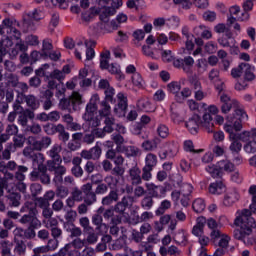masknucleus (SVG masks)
Instances as JSON below:
<instances>
[{
	"label": "nucleus",
	"mask_w": 256,
	"mask_h": 256,
	"mask_svg": "<svg viewBox=\"0 0 256 256\" xmlns=\"http://www.w3.org/2000/svg\"><path fill=\"white\" fill-rule=\"evenodd\" d=\"M256 214V196L252 197V203L250 204V210L244 209L236 213V219L234 221L235 225L239 229L235 230L234 237L238 241H242L246 247L250 245H255L256 238L253 234V229H255L256 222L255 218L251 215Z\"/></svg>",
	"instance_id": "f257e3e1"
},
{
	"label": "nucleus",
	"mask_w": 256,
	"mask_h": 256,
	"mask_svg": "<svg viewBox=\"0 0 256 256\" xmlns=\"http://www.w3.org/2000/svg\"><path fill=\"white\" fill-rule=\"evenodd\" d=\"M99 103V95H92L89 104L86 106V112L83 115L84 121L91 127V133L94 137H105V133H112L114 129L118 133H125L126 129L123 125L115 124L113 118L105 119V126L103 129L98 128L101 125V120L97 115V104Z\"/></svg>",
	"instance_id": "f03ea898"
},
{
	"label": "nucleus",
	"mask_w": 256,
	"mask_h": 256,
	"mask_svg": "<svg viewBox=\"0 0 256 256\" xmlns=\"http://www.w3.org/2000/svg\"><path fill=\"white\" fill-rule=\"evenodd\" d=\"M200 107L203 109L202 116L194 114L186 122V127L192 135L197 134L199 127H203L208 133H213V127H215V122L211 114L217 115L219 113V107L215 104L207 105L205 102H201Z\"/></svg>",
	"instance_id": "7ed1b4c3"
},
{
	"label": "nucleus",
	"mask_w": 256,
	"mask_h": 256,
	"mask_svg": "<svg viewBox=\"0 0 256 256\" xmlns=\"http://www.w3.org/2000/svg\"><path fill=\"white\" fill-rule=\"evenodd\" d=\"M206 171L214 178L221 177L223 173H233L234 171L231 176L232 181H234V183H241L242 181L239 171H235V164L229 160H222L217 164H210L206 167Z\"/></svg>",
	"instance_id": "20e7f679"
},
{
	"label": "nucleus",
	"mask_w": 256,
	"mask_h": 256,
	"mask_svg": "<svg viewBox=\"0 0 256 256\" xmlns=\"http://www.w3.org/2000/svg\"><path fill=\"white\" fill-rule=\"evenodd\" d=\"M67 73H71V68L69 65H65L63 70H54L53 72H49V65L44 64L42 67L36 70L37 77H45L48 83L49 89H55L63 79H65V75Z\"/></svg>",
	"instance_id": "39448f33"
},
{
	"label": "nucleus",
	"mask_w": 256,
	"mask_h": 256,
	"mask_svg": "<svg viewBox=\"0 0 256 256\" xmlns=\"http://www.w3.org/2000/svg\"><path fill=\"white\" fill-rule=\"evenodd\" d=\"M123 6V0H113V7H103L100 9V19L104 23L98 24L96 26V32L103 31V33H111L117 29L115 22H107V17L115 15L117 13L116 9Z\"/></svg>",
	"instance_id": "423d86ee"
},
{
	"label": "nucleus",
	"mask_w": 256,
	"mask_h": 256,
	"mask_svg": "<svg viewBox=\"0 0 256 256\" xmlns=\"http://www.w3.org/2000/svg\"><path fill=\"white\" fill-rule=\"evenodd\" d=\"M232 107L234 109V113L232 115L239 117L240 121H249V115H247V112H245V109H243V106H241V103L237 100H232L231 102L222 104L221 112L224 115H227V113L231 112Z\"/></svg>",
	"instance_id": "0eeeda50"
},
{
	"label": "nucleus",
	"mask_w": 256,
	"mask_h": 256,
	"mask_svg": "<svg viewBox=\"0 0 256 256\" xmlns=\"http://www.w3.org/2000/svg\"><path fill=\"white\" fill-rule=\"evenodd\" d=\"M243 121L239 119V116L235 114H229L226 116V122L224 124V131L228 133V135H241L239 131L243 129Z\"/></svg>",
	"instance_id": "6e6552de"
},
{
	"label": "nucleus",
	"mask_w": 256,
	"mask_h": 256,
	"mask_svg": "<svg viewBox=\"0 0 256 256\" xmlns=\"http://www.w3.org/2000/svg\"><path fill=\"white\" fill-rule=\"evenodd\" d=\"M186 51H188L189 55H192L193 57H197L199 55H203V38H195L193 34H188L186 36ZM195 44L197 45V48L195 49ZM195 49V50H194Z\"/></svg>",
	"instance_id": "1a4fd4ad"
},
{
	"label": "nucleus",
	"mask_w": 256,
	"mask_h": 256,
	"mask_svg": "<svg viewBox=\"0 0 256 256\" xmlns=\"http://www.w3.org/2000/svg\"><path fill=\"white\" fill-rule=\"evenodd\" d=\"M251 135L249 132H240V135H228V139L230 141L229 149L231 153H241V149H243V144L241 141H247Z\"/></svg>",
	"instance_id": "9d476101"
},
{
	"label": "nucleus",
	"mask_w": 256,
	"mask_h": 256,
	"mask_svg": "<svg viewBox=\"0 0 256 256\" xmlns=\"http://www.w3.org/2000/svg\"><path fill=\"white\" fill-rule=\"evenodd\" d=\"M83 98L81 97V94L78 92H73L70 98L67 99H61L59 103L60 109H72L74 111H77L79 109V106L82 105Z\"/></svg>",
	"instance_id": "9b49d317"
},
{
	"label": "nucleus",
	"mask_w": 256,
	"mask_h": 256,
	"mask_svg": "<svg viewBox=\"0 0 256 256\" xmlns=\"http://www.w3.org/2000/svg\"><path fill=\"white\" fill-rule=\"evenodd\" d=\"M244 133H249L250 137L243 140V150L247 155H255L256 153V128L250 130H244Z\"/></svg>",
	"instance_id": "f8f14e48"
},
{
	"label": "nucleus",
	"mask_w": 256,
	"mask_h": 256,
	"mask_svg": "<svg viewBox=\"0 0 256 256\" xmlns=\"http://www.w3.org/2000/svg\"><path fill=\"white\" fill-rule=\"evenodd\" d=\"M193 193V186L191 184H186L183 186L182 192L173 191L172 199L173 201H181L183 207H187L189 205V195Z\"/></svg>",
	"instance_id": "ddd939ff"
},
{
	"label": "nucleus",
	"mask_w": 256,
	"mask_h": 256,
	"mask_svg": "<svg viewBox=\"0 0 256 256\" xmlns=\"http://www.w3.org/2000/svg\"><path fill=\"white\" fill-rule=\"evenodd\" d=\"M210 239L211 241H217L218 245L221 247V249H227L229 247V243L231 242V236L221 232L220 230H214L210 232Z\"/></svg>",
	"instance_id": "4468645a"
},
{
	"label": "nucleus",
	"mask_w": 256,
	"mask_h": 256,
	"mask_svg": "<svg viewBox=\"0 0 256 256\" xmlns=\"http://www.w3.org/2000/svg\"><path fill=\"white\" fill-rule=\"evenodd\" d=\"M23 154L25 157H30L32 159L34 167H37L39 171L43 169V162L45 161L43 154L33 152L32 148H25Z\"/></svg>",
	"instance_id": "2eb2a0df"
},
{
	"label": "nucleus",
	"mask_w": 256,
	"mask_h": 256,
	"mask_svg": "<svg viewBox=\"0 0 256 256\" xmlns=\"http://www.w3.org/2000/svg\"><path fill=\"white\" fill-rule=\"evenodd\" d=\"M117 99L118 103L114 108V113L117 117H125L127 113V97L123 93H118Z\"/></svg>",
	"instance_id": "dca6fc26"
},
{
	"label": "nucleus",
	"mask_w": 256,
	"mask_h": 256,
	"mask_svg": "<svg viewBox=\"0 0 256 256\" xmlns=\"http://www.w3.org/2000/svg\"><path fill=\"white\" fill-rule=\"evenodd\" d=\"M28 143L36 151H41V149H47L51 145V138L45 137L41 141H37L35 137L31 136L28 138Z\"/></svg>",
	"instance_id": "f3484780"
},
{
	"label": "nucleus",
	"mask_w": 256,
	"mask_h": 256,
	"mask_svg": "<svg viewBox=\"0 0 256 256\" xmlns=\"http://www.w3.org/2000/svg\"><path fill=\"white\" fill-rule=\"evenodd\" d=\"M48 167L50 171L55 172V177H54L55 183H61V181H63L62 175H65V173H67V169L57 164V162H50L48 164Z\"/></svg>",
	"instance_id": "a211bd4d"
},
{
	"label": "nucleus",
	"mask_w": 256,
	"mask_h": 256,
	"mask_svg": "<svg viewBox=\"0 0 256 256\" xmlns=\"http://www.w3.org/2000/svg\"><path fill=\"white\" fill-rule=\"evenodd\" d=\"M205 225H207V218L200 216L196 219V224L192 228V235L194 237H201L205 233Z\"/></svg>",
	"instance_id": "6ab92c4d"
},
{
	"label": "nucleus",
	"mask_w": 256,
	"mask_h": 256,
	"mask_svg": "<svg viewBox=\"0 0 256 256\" xmlns=\"http://www.w3.org/2000/svg\"><path fill=\"white\" fill-rule=\"evenodd\" d=\"M146 189L149 195H152L153 197H156L158 199L165 197V193H167L165 187L155 186V184L153 183H146Z\"/></svg>",
	"instance_id": "aec40b11"
},
{
	"label": "nucleus",
	"mask_w": 256,
	"mask_h": 256,
	"mask_svg": "<svg viewBox=\"0 0 256 256\" xmlns=\"http://www.w3.org/2000/svg\"><path fill=\"white\" fill-rule=\"evenodd\" d=\"M240 69H242L245 81H253L255 79V66L249 63H240Z\"/></svg>",
	"instance_id": "412c9836"
},
{
	"label": "nucleus",
	"mask_w": 256,
	"mask_h": 256,
	"mask_svg": "<svg viewBox=\"0 0 256 256\" xmlns=\"http://www.w3.org/2000/svg\"><path fill=\"white\" fill-rule=\"evenodd\" d=\"M36 213V210H32V215H24L21 218L20 222L30 223V227H32L33 229H39V227H41V221H39V219H37V217L35 216Z\"/></svg>",
	"instance_id": "4be33fe9"
},
{
	"label": "nucleus",
	"mask_w": 256,
	"mask_h": 256,
	"mask_svg": "<svg viewBox=\"0 0 256 256\" xmlns=\"http://www.w3.org/2000/svg\"><path fill=\"white\" fill-rule=\"evenodd\" d=\"M254 5L253 0H246L243 3L244 12L237 17V21H249V11H253Z\"/></svg>",
	"instance_id": "5701e85b"
},
{
	"label": "nucleus",
	"mask_w": 256,
	"mask_h": 256,
	"mask_svg": "<svg viewBox=\"0 0 256 256\" xmlns=\"http://www.w3.org/2000/svg\"><path fill=\"white\" fill-rule=\"evenodd\" d=\"M237 201H239V192L233 190L225 195L223 205H225V207H231V205H234Z\"/></svg>",
	"instance_id": "b1692460"
},
{
	"label": "nucleus",
	"mask_w": 256,
	"mask_h": 256,
	"mask_svg": "<svg viewBox=\"0 0 256 256\" xmlns=\"http://www.w3.org/2000/svg\"><path fill=\"white\" fill-rule=\"evenodd\" d=\"M194 35H201L202 39H211L213 37V33L211 32V28L207 26H197L194 28Z\"/></svg>",
	"instance_id": "393cba45"
},
{
	"label": "nucleus",
	"mask_w": 256,
	"mask_h": 256,
	"mask_svg": "<svg viewBox=\"0 0 256 256\" xmlns=\"http://www.w3.org/2000/svg\"><path fill=\"white\" fill-rule=\"evenodd\" d=\"M209 193H211V195H221L225 193V184L221 181L211 183L209 186Z\"/></svg>",
	"instance_id": "a878e982"
},
{
	"label": "nucleus",
	"mask_w": 256,
	"mask_h": 256,
	"mask_svg": "<svg viewBox=\"0 0 256 256\" xmlns=\"http://www.w3.org/2000/svg\"><path fill=\"white\" fill-rule=\"evenodd\" d=\"M137 105L141 111H146L147 113H153L155 111V105L151 104V101L147 98L140 99Z\"/></svg>",
	"instance_id": "bb28decb"
},
{
	"label": "nucleus",
	"mask_w": 256,
	"mask_h": 256,
	"mask_svg": "<svg viewBox=\"0 0 256 256\" xmlns=\"http://www.w3.org/2000/svg\"><path fill=\"white\" fill-rule=\"evenodd\" d=\"M142 53L150 59H159L161 57V52L159 49H151V46L144 45L142 46Z\"/></svg>",
	"instance_id": "cd10ccee"
},
{
	"label": "nucleus",
	"mask_w": 256,
	"mask_h": 256,
	"mask_svg": "<svg viewBox=\"0 0 256 256\" xmlns=\"http://www.w3.org/2000/svg\"><path fill=\"white\" fill-rule=\"evenodd\" d=\"M239 13H241V7L233 5L229 8V16L227 18L228 25H233L237 21L235 16L239 15Z\"/></svg>",
	"instance_id": "c85d7f7f"
},
{
	"label": "nucleus",
	"mask_w": 256,
	"mask_h": 256,
	"mask_svg": "<svg viewBox=\"0 0 256 256\" xmlns=\"http://www.w3.org/2000/svg\"><path fill=\"white\" fill-rule=\"evenodd\" d=\"M61 151V146L54 145L52 149L48 152L49 157L53 159L52 163H57V165H61V157L59 156V152Z\"/></svg>",
	"instance_id": "c756f323"
},
{
	"label": "nucleus",
	"mask_w": 256,
	"mask_h": 256,
	"mask_svg": "<svg viewBox=\"0 0 256 256\" xmlns=\"http://www.w3.org/2000/svg\"><path fill=\"white\" fill-rule=\"evenodd\" d=\"M103 213V208L98 209V213L93 216L92 223L94 225L100 226V229H103V233H107V225L102 224L103 223V217H101V214Z\"/></svg>",
	"instance_id": "7c9ffc66"
},
{
	"label": "nucleus",
	"mask_w": 256,
	"mask_h": 256,
	"mask_svg": "<svg viewBox=\"0 0 256 256\" xmlns=\"http://www.w3.org/2000/svg\"><path fill=\"white\" fill-rule=\"evenodd\" d=\"M86 49H87V45L83 44V42H78L77 44H75L73 53L76 59L81 60L82 55L86 52Z\"/></svg>",
	"instance_id": "2f4dec72"
},
{
	"label": "nucleus",
	"mask_w": 256,
	"mask_h": 256,
	"mask_svg": "<svg viewBox=\"0 0 256 256\" xmlns=\"http://www.w3.org/2000/svg\"><path fill=\"white\" fill-rule=\"evenodd\" d=\"M130 179L133 185H139L141 183V170L137 167L130 169Z\"/></svg>",
	"instance_id": "473e14b6"
},
{
	"label": "nucleus",
	"mask_w": 256,
	"mask_h": 256,
	"mask_svg": "<svg viewBox=\"0 0 256 256\" xmlns=\"http://www.w3.org/2000/svg\"><path fill=\"white\" fill-rule=\"evenodd\" d=\"M167 91L168 93H172L174 95L175 99L177 100V95L181 92V83L180 82H170L167 85Z\"/></svg>",
	"instance_id": "72a5a7b5"
},
{
	"label": "nucleus",
	"mask_w": 256,
	"mask_h": 256,
	"mask_svg": "<svg viewBox=\"0 0 256 256\" xmlns=\"http://www.w3.org/2000/svg\"><path fill=\"white\" fill-rule=\"evenodd\" d=\"M42 17L43 16L41 15V12L33 10L32 12H29L27 15L24 16V21L26 23H31L33 21L41 20Z\"/></svg>",
	"instance_id": "f704fd0d"
},
{
	"label": "nucleus",
	"mask_w": 256,
	"mask_h": 256,
	"mask_svg": "<svg viewBox=\"0 0 256 256\" xmlns=\"http://www.w3.org/2000/svg\"><path fill=\"white\" fill-rule=\"evenodd\" d=\"M109 59H111V52L109 50H105L100 55V67L101 69H107L109 66Z\"/></svg>",
	"instance_id": "c9c22d12"
},
{
	"label": "nucleus",
	"mask_w": 256,
	"mask_h": 256,
	"mask_svg": "<svg viewBox=\"0 0 256 256\" xmlns=\"http://www.w3.org/2000/svg\"><path fill=\"white\" fill-rule=\"evenodd\" d=\"M192 207L196 213H203L207 205L205 204V200H203L202 198H197L196 200H194Z\"/></svg>",
	"instance_id": "e433bc0d"
},
{
	"label": "nucleus",
	"mask_w": 256,
	"mask_h": 256,
	"mask_svg": "<svg viewBox=\"0 0 256 256\" xmlns=\"http://www.w3.org/2000/svg\"><path fill=\"white\" fill-rule=\"evenodd\" d=\"M81 137H83V134L81 133H75L72 135V139L75 143V145L73 146V143H69L68 147L69 149H71V151H77V149H79V147H81Z\"/></svg>",
	"instance_id": "4c0bfd02"
},
{
	"label": "nucleus",
	"mask_w": 256,
	"mask_h": 256,
	"mask_svg": "<svg viewBox=\"0 0 256 256\" xmlns=\"http://www.w3.org/2000/svg\"><path fill=\"white\" fill-rule=\"evenodd\" d=\"M44 131L47 135H55L58 131H63V125L58 124L57 126L53 124H47L44 126Z\"/></svg>",
	"instance_id": "58836bf2"
},
{
	"label": "nucleus",
	"mask_w": 256,
	"mask_h": 256,
	"mask_svg": "<svg viewBox=\"0 0 256 256\" xmlns=\"http://www.w3.org/2000/svg\"><path fill=\"white\" fill-rule=\"evenodd\" d=\"M13 40L6 38L0 42V55H6L9 52V47H12Z\"/></svg>",
	"instance_id": "ea45409f"
},
{
	"label": "nucleus",
	"mask_w": 256,
	"mask_h": 256,
	"mask_svg": "<svg viewBox=\"0 0 256 256\" xmlns=\"http://www.w3.org/2000/svg\"><path fill=\"white\" fill-rule=\"evenodd\" d=\"M23 101H25V95H23V93H19L16 98V102L13 105L15 113H23V107H21V103H23Z\"/></svg>",
	"instance_id": "a19ab883"
},
{
	"label": "nucleus",
	"mask_w": 256,
	"mask_h": 256,
	"mask_svg": "<svg viewBox=\"0 0 256 256\" xmlns=\"http://www.w3.org/2000/svg\"><path fill=\"white\" fill-rule=\"evenodd\" d=\"M174 240L179 245H187V233L185 230H180L175 236Z\"/></svg>",
	"instance_id": "79ce46f5"
},
{
	"label": "nucleus",
	"mask_w": 256,
	"mask_h": 256,
	"mask_svg": "<svg viewBox=\"0 0 256 256\" xmlns=\"http://www.w3.org/2000/svg\"><path fill=\"white\" fill-rule=\"evenodd\" d=\"M132 84L134 87H138V89H141L143 85H145V81L143 80V77H141V74L134 73L131 78Z\"/></svg>",
	"instance_id": "37998d69"
},
{
	"label": "nucleus",
	"mask_w": 256,
	"mask_h": 256,
	"mask_svg": "<svg viewBox=\"0 0 256 256\" xmlns=\"http://www.w3.org/2000/svg\"><path fill=\"white\" fill-rule=\"evenodd\" d=\"M146 168H148L149 170H152L153 167H155V165H157V156L155 154H148L146 156Z\"/></svg>",
	"instance_id": "c03bdc74"
},
{
	"label": "nucleus",
	"mask_w": 256,
	"mask_h": 256,
	"mask_svg": "<svg viewBox=\"0 0 256 256\" xmlns=\"http://www.w3.org/2000/svg\"><path fill=\"white\" fill-rule=\"evenodd\" d=\"M84 247H85V241L77 238L73 241L72 244H67L65 246V249H77V250H79V249H83Z\"/></svg>",
	"instance_id": "a18cd8bd"
},
{
	"label": "nucleus",
	"mask_w": 256,
	"mask_h": 256,
	"mask_svg": "<svg viewBox=\"0 0 256 256\" xmlns=\"http://www.w3.org/2000/svg\"><path fill=\"white\" fill-rule=\"evenodd\" d=\"M191 94H192L191 89L184 88L181 90L179 95H177L176 101L178 103H182V101H185V99H187L188 97H191Z\"/></svg>",
	"instance_id": "49530a36"
},
{
	"label": "nucleus",
	"mask_w": 256,
	"mask_h": 256,
	"mask_svg": "<svg viewBox=\"0 0 256 256\" xmlns=\"http://www.w3.org/2000/svg\"><path fill=\"white\" fill-rule=\"evenodd\" d=\"M24 99L28 105V107H31V109H37L39 107V100L35 98V96L30 95V96H24Z\"/></svg>",
	"instance_id": "de8ad7c7"
},
{
	"label": "nucleus",
	"mask_w": 256,
	"mask_h": 256,
	"mask_svg": "<svg viewBox=\"0 0 256 256\" xmlns=\"http://www.w3.org/2000/svg\"><path fill=\"white\" fill-rule=\"evenodd\" d=\"M161 57L164 63H171L175 59V55H173L171 50H162Z\"/></svg>",
	"instance_id": "09e8293b"
},
{
	"label": "nucleus",
	"mask_w": 256,
	"mask_h": 256,
	"mask_svg": "<svg viewBox=\"0 0 256 256\" xmlns=\"http://www.w3.org/2000/svg\"><path fill=\"white\" fill-rule=\"evenodd\" d=\"M157 134L162 139H167V137H169V128L165 124H160L157 127Z\"/></svg>",
	"instance_id": "8fccbe9b"
},
{
	"label": "nucleus",
	"mask_w": 256,
	"mask_h": 256,
	"mask_svg": "<svg viewBox=\"0 0 256 256\" xmlns=\"http://www.w3.org/2000/svg\"><path fill=\"white\" fill-rule=\"evenodd\" d=\"M202 17L204 21H209L210 23H213L214 21L217 20V12L207 10L203 13Z\"/></svg>",
	"instance_id": "3c124183"
},
{
	"label": "nucleus",
	"mask_w": 256,
	"mask_h": 256,
	"mask_svg": "<svg viewBox=\"0 0 256 256\" xmlns=\"http://www.w3.org/2000/svg\"><path fill=\"white\" fill-rule=\"evenodd\" d=\"M64 121L66 123H68L69 129H71L72 131H79V129H81V126H79L78 124L73 123V117L69 114L64 116Z\"/></svg>",
	"instance_id": "603ef678"
},
{
	"label": "nucleus",
	"mask_w": 256,
	"mask_h": 256,
	"mask_svg": "<svg viewBox=\"0 0 256 256\" xmlns=\"http://www.w3.org/2000/svg\"><path fill=\"white\" fill-rule=\"evenodd\" d=\"M142 147L145 151H153V149H157V140H146L142 143Z\"/></svg>",
	"instance_id": "864d4df0"
},
{
	"label": "nucleus",
	"mask_w": 256,
	"mask_h": 256,
	"mask_svg": "<svg viewBox=\"0 0 256 256\" xmlns=\"http://www.w3.org/2000/svg\"><path fill=\"white\" fill-rule=\"evenodd\" d=\"M204 51L205 53H208V55H213V53H217V44L213 41H209L204 45Z\"/></svg>",
	"instance_id": "5fc2aeb1"
},
{
	"label": "nucleus",
	"mask_w": 256,
	"mask_h": 256,
	"mask_svg": "<svg viewBox=\"0 0 256 256\" xmlns=\"http://www.w3.org/2000/svg\"><path fill=\"white\" fill-rule=\"evenodd\" d=\"M0 172L4 173V181H13V175L9 173L7 166L3 162L0 163Z\"/></svg>",
	"instance_id": "6e6d98bb"
},
{
	"label": "nucleus",
	"mask_w": 256,
	"mask_h": 256,
	"mask_svg": "<svg viewBox=\"0 0 256 256\" xmlns=\"http://www.w3.org/2000/svg\"><path fill=\"white\" fill-rule=\"evenodd\" d=\"M184 71H189L193 65H195V59L191 56H187L182 60Z\"/></svg>",
	"instance_id": "4d7b16f0"
},
{
	"label": "nucleus",
	"mask_w": 256,
	"mask_h": 256,
	"mask_svg": "<svg viewBox=\"0 0 256 256\" xmlns=\"http://www.w3.org/2000/svg\"><path fill=\"white\" fill-rule=\"evenodd\" d=\"M101 107V117H106V119L109 118V115H111V106H109V104H107V102L104 101L101 103Z\"/></svg>",
	"instance_id": "13d9d810"
},
{
	"label": "nucleus",
	"mask_w": 256,
	"mask_h": 256,
	"mask_svg": "<svg viewBox=\"0 0 256 256\" xmlns=\"http://www.w3.org/2000/svg\"><path fill=\"white\" fill-rule=\"evenodd\" d=\"M13 248V244L9 241L2 242V255L3 256H11V249Z\"/></svg>",
	"instance_id": "bf43d9fd"
},
{
	"label": "nucleus",
	"mask_w": 256,
	"mask_h": 256,
	"mask_svg": "<svg viewBox=\"0 0 256 256\" xmlns=\"http://www.w3.org/2000/svg\"><path fill=\"white\" fill-rule=\"evenodd\" d=\"M171 208V202L169 200L162 201L160 207L156 211V215H163L167 209Z\"/></svg>",
	"instance_id": "052dcab7"
},
{
	"label": "nucleus",
	"mask_w": 256,
	"mask_h": 256,
	"mask_svg": "<svg viewBox=\"0 0 256 256\" xmlns=\"http://www.w3.org/2000/svg\"><path fill=\"white\" fill-rule=\"evenodd\" d=\"M27 49H28L27 44H25V42L23 41H19L15 46V50L12 51V55H17L19 51H22L23 53H25Z\"/></svg>",
	"instance_id": "680f3d73"
},
{
	"label": "nucleus",
	"mask_w": 256,
	"mask_h": 256,
	"mask_svg": "<svg viewBox=\"0 0 256 256\" xmlns=\"http://www.w3.org/2000/svg\"><path fill=\"white\" fill-rule=\"evenodd\" d=\"M206 225L211 231H219V224L217 220L213 218L206 219Z\"/></svg>",
	"instance_id": "e2e57ef3"
},
{
	"label": "nucleus",
	"mask_w": 256,
	"mask_h": 256,
	"mask_svg": "<svg viewBox=\"0 0 256 256\" xmlns=\"http://www.w3.org/2000/svg\"><path fill=\"white\" fill-rule=\"evenodd\" d=\"M196 66L198 71H200V73H205L208 67L207 60L205 58L198 59Z\"/></svg>",
	"instance_id": "0e129e2a"
},
{
	"label": "nucleus",
	"mask_w": 256,
	"mask_h": 256,
	"mask_svg": "<svg viewBox=\"0 0 256 256\" xmlns=\"http://www.w3.org/2000/svg\"><path fill=\"white\" fill-rule=\"evenodd\" d=\"M31 61L32 63H35L36 61H39V59H47V53H41V52H37V51H33L31 53Z\"/></svg>",
	"instance_id": "69168bd1"
},
{
	"label": "nucleus",
	"mask_w": 256,
	"mask_h": 256,
	"mask_svg": "<svg viewBox=\"0 0 256 256\" xmlns=\"http://www.w3.org/2000/svg\"><path fill=\"white\" fill-rule=\"evenodd\" d=\"M113 97H115V89H113V87H108L105 90V101L104 102H109V103H113Z\"/></svg>",
	"instance_id": "338daca9"
},
{
	"label": "nucleus",
	"mask_w": 256,
	"mask_h": 256,
	"mask_svg": "<svg viewBox=\"0 0 256 256\" xmlns=\"http://www.w3.org/2000/svg\"><path fill=\"white\" fill-rule=\"evenodd\" d=\"M133 37L135 39V45H139V41L145 39V32L143 30H136L133 33Z\"/></svg>",
	"instance_id": "774afa93"
}]
</instances>
